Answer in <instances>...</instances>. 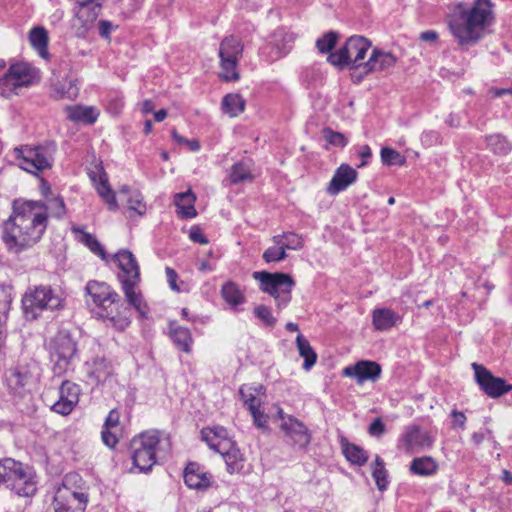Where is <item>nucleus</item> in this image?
Masks as SVG:
<instances>
[{
	"instance_id": "f704fd0d",
	"label": "nucleus",
	"mask_w": 512,
	"mask_h": 512,
	"mask_svg": "<svg viewBox=\"0 0 512 512\" xmlns=\"http://www.w3.org/2000/svg\"><path fill=\"white\" fill-rule=\"evenodd\" d=\"M438 470V464L431 456L414 458L410 463V472L418 476H431Z\"/></svg>"
},
{
	"instance_id": "9b49d317",
	"label": "nucleus",
	"mask_w": 512,
	"mask_h": 512,
	"mask_svg": "<svg viewBox=\"0 0 512 512\" xmlns=\"http://www.w3.org/2000/svg\"><path fill=\"white\" fill-rule=\"evenodd\" d=\"M243 48L241 40L234 35L227 36L221 41L218 54L221 67L219 76L222 80L226 82L239 80L240 74L237 67Z\"/></svg>"
},
{
	"instance_id": "7ed1b4c3",
	"label": "nucleus",
	"mask_w": 512,
	"mask_h": 512,
	"mask_svg": "<svg viewBox=\"0 0 512 512\" xmlns=\"http://www.w3.org/2000/svg\"><path fill=\"white\" fill-rule=\"evenodd\" d=\"M169 446V438L161 431L151 429L133 437L130 442L131 458L139 472H148L157 463V455Z\"/></svg>"
},
{
	"instance_id": "bb28decb",
	"label": "nucleus",
	"mask_w": 512,
	"mask_h": 512,
	"mask_svg": "<svg viewBox=\"0 0 512 512\" xmlns=\"http://www.w3.org/2000/svg\"><path fill=\"white\" fill-rule=\"evenodd\" d=\"M396 57L390 53L383 51L379 48H373L369 59L365 62V74L372 72L385 71L396 64Z\"/></svg>"
},
{
	"instance_id": "79ce46f5",
	"label": "nucleus",
	"mask_w": 512,
	"mask_h": 512,
	"mask_svg": "<svg viewBox=\"0 0 512 512\" xmlns=\"http://www.w3.org/2000/svg\"><path fill=\"white\" fill-rule=\"evenodd\" d=\"M29 40L31 45L42 58H46L48 56V35L47 31L43 27H34L29 33Z\"/></svg>"
},
{
	"instance_id": "39448f33",
	"label": "nucleus",
	"mask_w": 512,
	"mask_h": 512,
	"mask_svg": "<svg viewBox=\"0 0 512 512\" xmlns=\"http://www.w3.org/2000/svg\"><path fill=\"white\" fill-rule=\"evenodd\" d=\"M21 303L25 319L34 321L43 312L62 310L65 306V299L50 285H37L26 290Z\"/></svg>"
},
{
	"instance_id": "c9c22d12",
	"label": "nucleus",
	"mask_w": 512,
	"mask_h": 512,
	"mask_svg": "<svg viewBox=\"0 0 512 512\" xmlns=\"http://www.w3.org/2000/svg\"><path fill=\"white\" fill-rule=\"evenodd\" d=\"M341 446L346 459L352 464L362 466L367 462V452L360 446L349 443L346 439L341 440Z\"/></svg>"
},
{
	"instance_id": "680f3d73",
	"label": "nucleus",
	"mask_w": 512,
	"mask_h": 512,
	"mask_svg": "<svg viewBox=\"0 0 512 512\" xmlns=\"http://www.w3.org/2000/svg\"><path fill=\"white\" fill-rule=\"evenodd\" d=\"M254 424L259 428L266 427L268 416L260 411V407L256 408L255 410L250 411Z\"/></svg>"
},
{
	"instance_id": "4468645a",
	"label": "nucleus",
	"mask_w": 512,
	"mask_h": 512,
	"mask_svg": "<svg viewBox=\"0 0 512 512\" xmlns=\"http://www.w3.org/2000/svg\"><path fill=\"white\" fill-rule=\"evenodd\" d=\"M78 475L66 476L62 487L56 490L53 508L54 512H84L87 504V496L76 492L67 486V483Z\"/></svg>"
},
{
	"instance_id": "f3484780",
	"label": "nucleus",
	"mask_w": 512,
	"mask_h": 512,
	"mask_svg": "<svg viewBox=\"0 0 512 512\" xmlns=\"http://www.w3.org/2000/svg\"><path fill=\"white\" fill-rule=\"evenodd\" d=\"M472 368L477 384L490 398H498L512 390V385L507 384L503 378L493 376L483 365L472 363Z\"/></svg>"
},
{
	"instance_id": "a878e982",
	"label": "nucleus",
	"mask_w": 512,
	"mask_h": 512,
	"mask_svg": "<svg viewBox=\"0 0 512 512\" xmlns=\"http://www.w3.org/2000/svg\"><path fill=\"white\" fill-rule=\"evenodd\" d=\"M122 431L120 413L117 409H112L106 417L102 428L101 437L103 443L110 448H114L122 436Z\"/></svg>"
},
{
	"instance_id": "f8f14e48",
	"label": "nucleus",
	"mask_w": 512,
	"mask_h": 512,
	"mask_svg": "<svg viewBox=\"0 0 512 512\" xmlns=\"http://www.w3.org/2000/svg\"><path fill=\"white\" fill-rule=\"evenodd\" d=\"M55 151L54 143L37 147L15 148L16 157L20 160V167L33 174L51 167Z\"/></svg>"
},
{
	"instance_id": "f03ea898",
	"label": "nucleus",
	"mask_w": 512,
	"mask_h": 512,
	"mask_svg": "<svg viewBox=\"0 0 512 512\" xmlns=\"http://www.w3.org/2000/svg\"><path fill=\"white\" fill-rule=\"evenodd\" d=\"M494 8L491 0H473L454 7L449 28L459 45H474L489 33L496 21Z\"/></svg>"
},
{
	"instance_id": "c03bdc74",
	"label": "nucleus",
	"mask_w": 512,
	"mask_h": 512,
	"mask_svg": "<svg viewBox=\"0 0 512 512\" xmlns=\"http://www.w3.org/2000/svg\"><path fill=\"white\" fill-rule=\"evenodd\" d=\"M223 111L231 117H236L245 109V100L239 94H227L222 100Z\"/></svg>"
},
{
	"instance_id": "6ab92c4d",
	"label": "nucleus",
	"mask_w": 512,
	"mask_h": 512,
	"mask_svg": "<svg viewBox=\"0 0 512 512\" xmlns=\"http://www.w3.org/2000/svg\"><path fill=\"white\" fill-rule=\"evenodd\" d=\"M400 442L406 453L413 454L430 448L433 439L427 431L417 425H411L402 434Z\"/></svg>"
},
{
	"instance_id": "1a4fd4ad",
	"label": "nucleus",
	"mask_w": 512,
	"mask_h": 512,
	"mask_svg": "<svg viewBox=\"0 0 512 512\" xmlns=\"http://www.w3.org/2000/svg\"><path fill=\"white\" fill-rule=\"evenodd\" d=\"M370 47L371 42L367 38L354 35L349 37L345 45L338 51L330 53L327 60L331 65L339 69H343L346 66H349L351 69H364V59Z\"/></svg>"
},
{
	"instance_id": "6e6d98bb",
	"label": "nucleus",
	"mask_w": 512,
	"mask_h": 512,
	"mask_svg": "<svg viewBox=\"0 0 512 512\" xmlns=\"http://www.w3.org/2000/svg\"><path fill=\"white\" fill-rule=\"evenodd\" d=\"M372 476L376 486L380 491H384L388 486V473L385 467H373Z\"/></svg>"
},
{
	"instance_id": "c756f323",
	"label": "nucleus",
	"mask_w": 512,
	"mask_h": 512,
	"mask_svg": "<svg viewBox=\"0 0 512 512\" xmlns=\"http://www.w3.org/2000/svg\"><path fill=\"white\" fill-rule=\"evenodd\" d=\"M402 317L389 308H376L372 313L374 328L378 331H387L399 324Z\"/></svg>"
},
{
	"instance_id": "ddd939ff",
	"label": "nucleus",
	"mask_w": 512,
	"mask_h": 512,
	"mask_svg": "<svg viewBox=\"0 0 512 512\" xmlns=\"http://www.w3.org/2000/svg\"><path fill=\"white\" fill-rule=\"evenodd\" d=\"M36 367L30 365H18L6 370L4 379L10 393L18 397H24L30 393L37 382Z\"/></svg>"
},
{
	"instance_id": "338daca9",
	"label": "nucleus",
	"mask_w": 512,
	"mask_h": 512,
	"mask_svg": "<svg viewBox=\"0 0 512 512\" xmlns=\"http://www.w3.org/2000/svg\"><path fill=\"white\" fill-rule=\"evenodd\" d=\"M452 417L454 418L453 427L459 426L461 428H464L466 423V416L463 412L453 410L451 412Z\"/></svg>"
},
{
	"instance_id": "864d4df0",
	"label": "nucleus",
	"mask_w": 512,
	"mask_h": 512,
	"mask_svg": "<svg viewBox=\"0 0 512 512\" xmlns=\"http://www.w3.org/2000/svg\"><path fill=\"white\" fill-rule=\"evenodd\" d=\"M253 313L255 317H257L260 321H262L266 326L273 327L277 320L272 315V311L268 306L265 305H257Z\"/></svg>"
},
{
	"instance_id": "774afa93",
	"label": "nucleus",
	"mask_w": 512,
	"mask_h": 512,
	"mask_svg": "<svg viewBox=\"0 0 512 512\" xmlns=\"http://www.w3.org/2000/svg\"><path fill=\"white\" fill-rule=\"evenodd\" d=\"M438 38V34L435 31L429 30L421 33L420 39L426 42H434Z\"/></svg>"
},
{
	"instance_id": "e2e57ef3",
	"label": "nucleus",
	"mask_w": 512,
	"mask_h": 512,
	"mask_svg": "<svg viewBox=\"0 0 512 512\" xmlns=\"http://www.w3.org/2000/svg\"><path fill=\"white\" fill-rule=\"evenodd\" d=\"M189 238L196 243L207 244L208 239L203 235L202 231L198 227H193L190 230Z\"/></svg>"
},
{
	"instance_id": "69168bd1",
	"label": "nucleus",
	"mask_w": 512,
	"mask_h": 512,
	"mask_svg": "<svg viewBox=\"0 0 512 512\" xmlns=\"http://www.w3.org/2000/svg\"><path fill=\"white\" fill-rule=\"evenodd\" d=\"M165 272H166V276H167V280L170 285V288L172 290L179 291V288L176 284V280H177L178 276H177V273L175 272V270H173L170 267H166Z\"/></svg>"
},
{
	"instance_id": "37998d69",
	"label": "nucleus",
	"mask_w": 512,
	"mask_h": 512,
	"mask_svg": "<svg viewBox=\"0 0 512 512\" xmlns=\"http://www.w3.org/2000/svg\"><path fill=\"white\" fill-rule=\"evenodd\" d=\"M11 302V288L9 286L0 285V340L2 339L4 334Z\"/></svg>"
},
{
	"instance_id": "a19ab883",
	"label": "nucleus",
	"mask_w": 512,
	"mask_h": 512,
	"mask_svg": "<svg viewBox=\"0 0 512 512\" xmlns=\"http://www.w3.org/2000/svg\"><path fill=\"white\" fill-rule=\"evenodd\" d=\"M230 182L238 184L247 180H252L253 175L251 172V160L245 159L235 163L229 174Z\"/></svg>"
},
{
	"instance_id": "bf43d9fd",
	"label": "nucleus",
	"mask_w": 512,
	"mask_h": 512,
	"mask_svg": "<svg viewBox=\"0 0 512 512\" xmlns=\"http://www.w3.org/2000/svg\"><path fill=\"white\" fill-rule=\"evenodd\" d=\"M357 155L362 159V162L357 167H364L368 164L369 159L372 157V151L368 145H361L355 147Z\"/></svg>"
},
{
	"instance_id": "0e129e2a",
	"label": "nucleus",
	"mask_w": 512,
	"mask_h": 512,
	"mask_svg": "<svg viewBox=\"0 0 512 512\" xmlns=\"http://www.w3.org/2000/svg\"><path fill=\"white\" fill-rule=\"evenodd\" d=\"M112 29V23L107 20H101L98 24L99 35L103 38H109Z\"/></svg>"
},
{
	"instance_id": "a211bd4d",
	"label": "nucleus",
	"mask_w": 512,
	"mask_h": 512,
	"mask_svg": "<svg viewBox=\"0 0 512 512\" xmlns=\"http://www.w3.org/2000/svg\"><path fill=\"white\" fill-rule=\"evenodd\" d=\"M78 8L76 10V35L85 37L89 28L98 18L101 11V4L97 0H77Z\"/></svg>"
},
{
	"instance_id": "0eeeda50",
	"label": "nucleus",
	"mask_w": 512,
	"mask_h": 512,
	"mask_svg": "<svg viewBox=\"0 0 512 512\" xmlns=\"http://www.w3.org/2000/svg\"><path fill=\"white\" fill-rule=\"evenodd\" d=\"M40 80V71L35 66L25 61L13 62L0 77V96L10 99L21 89L36 85Z\"/></svg>"
},
{
	"instance_id": "4c0bfd02",
	"label": "nucleus",
	"mask_w": 512,
	"mask_h": 512,
	"mask_svg": "<svg viewBox=\"0 0 512 512\" xmlns=\"http://www.w3.org/2000/svg\"><path fill=\"white\" fill-rule=\"evenodd\" d=\"M170 335L174 344L182 351L189 353L191 351L192 336L188 328L181 326H170Z\"/></svg>"
},
{
	"instance_id": "7c9ffc66",
	"label": "nucleus",
	"mask_w": 512,
	"mask_h": 512,
	"mask_svg": "<svg viewBox=\"0 0 512 512\" xmlns=\"http://www.w3.org/2000/svg\"><path fill=\"white\" fill-rule=\"evenodd\" d=\"M196 196L188 190L186 192L177 193L174 196V204L177 207V213L180 217L188 219L197 215L194 203Z\"/></svg>"
},
{
	"instance_id": "3c124183",
	"label": "nucleus",
	"mask_w": 512,
	"mask_h": 512,
	"mask_svg": "<svg viewBox=\"0 0 512 512\" xmlns=\"http://www.w3.org/2000/svg\"><path fill=\"white\" fill-rule=\"evenodd\" d=\"M338 34L334 31L325 33L316 41V48L320 53H329L336 45Z\"/></svg>"
},
{
	"instance_id": "473e14b6",
	"label": "nucleus",
	"mask_w": 512,
	"mask_h": 512,
	"mask_svg": "<svg viewBox=\"0 0 512 512\" xmlns=\"http://www.w3.org/2000/svg\"><path fill=\"white\" fill-rule=\"evenodd\" d=\"M487 148L495 155L506 156L512 151V142L500 133L485 136Z\"/></svg>"
},
{
	"instance_id": "09e8293b",
	"label": "nucleus",
	"mask_w": 512,
	"mask_h": 512,
	"mask_svg": "<svg viewBox=\"0 0 512 512\" xmlns=\"http://www.w3.org/2000/svg\"><path fill=\"white\" fill-rule=\"evenodd\" d=\"M275 45L279 50L280 54H287L291 47L292 43L295 40V35L292 32H287L284 30H278L275 35Z\"/></svg>"
},
{
	"instance_id": "58836bf2",
	"label": "nucleus",
	"mask_w": 512,
	"mask_h": 512,
	"mask_svg": "<svg viewBox=\"0 0 512 512\" xmlns=\"http://www.w3.org/2000/svg\"><path fill=\"white\" fill-rule=\"evenodd\" d=\"M221 295L226 303L233 309H236L238 305L243 304L245 301L243 292L240 290L239 286L232 281H228L222 286Z\"/></svg>"
},
{
	"instance_id": "052dcab7",
	"label": "nucleus",
	"mask_w": 512,
	"mask_h": 512,
	"mask_svg": "<svg viewBox=\"0 0 512 512\" xmlns=\"http://www.w3.org/2000/svg\"><path fill=\"white\" fill-rule=\"evenodd\" d=\"M368 432H369L370 435L375 436V437H380V436H382L384 434V432H385V425L381 421L380 418H376L369 425Z\"/></svg>"
},
{
	"instance_id": "423d86ee",
	"label": "nucleus",
	"mask_w": 512,
	"mask_h": 512,
	"mask_svg": "<svg viewBox=\"0 0 512 512\" xmlns=\"http://www.w3.org/2000/svg\"><path fill=\"white\" fill-rule=\"evenodd\" d=\"M35 474L29 466L12 458L0 459V486H4L18 496L30 497L37 487Z\"/></svg>"
},
{
	"instance_id": "b1692460",
	"label": "nucleus",
	"mask_w": 512,
	"mask_h": 512,
	"mask_svg": "<svg viewBox=\"0 0 512 512\" xmlns=\"http://www.w3.org/2000/svg\"><path fill=\"white\" fill-rule=\"evenodd\" d=\"M90 178L95 185L97 193L108 205L109 210L116 211L118 209V203L115 193L110 187L108 175L103 167H97L96 171H92Z\"/></svg>"
},
{
	"instance_id": "cd10ccee",
	"label": "nucleus",
	"mask_w": 512,
	"mask_h": 512,
	"mask_svg": "<svg viewBox=\"0 0 512 512\" xmlns=\"http://www.w3.org/2000/svg\"><path fill=\"white\" fill-rule=\"evenodd\" d=\"M201 435L210 449L216 452L226 451V448L233 442L228 437L227 430L221 426L204 428L201 431Z\"/></svg>"
},
{
	"instance_id": "13d9d810",
	"label": "nucleus",
	"mask_w": 512,
	"mask_h": 512,
	"mask_svg": "<svg viewBox=\"0 0 512 512\" xmlns=\"http://www.w3.org/2000/svg\"><path fill=\"white\" fill-rule=\"evenodd\" d=\"M171 135L174 141H176L180 145H186L190 151H198L200 149L199 141L196 139H186L181 136L175 129L171 131Z\"/></svg>"
},
{
	"instance_id": "20e7f679",
	"label": "nucleus",
	"mask_w": 512,
	"mask_h": 512,
	"mask_svg": "<svg viewBox=\"0 0 512 512\" xmlns=\"http://www.w3.org/2000/svg\"><path fill=\"white\" fill-rule=\"evenodd\" d=\"M113 258L120 269L118 278L122 284V290L127 301H129L130 304L134 306V309L144 317L147 314L148 309L141 293L137 291V287L140 282V268L135 256L129 250H120Z\"/></svg>"
},
{
	"instance_id": "2f4dec72",
	"label": "nucleus",
	"mask_w": 512,
	"mask_h": 512,
	"mask_svg": "<svg viewBox=\"0 0 512 512\" xmlns=\"http://www.w3.org/2000/svg\"><path fill=\"white\" fill-rule=\"evenodd\" d=\"M78 93L76 80L65 79L64 81L56 80L52 82L51 97L56 100H73L78 96Z\"/></svg>"
},
{
	"instance_id": "4d7b16f0",
	"label": "nucleus",
	"mask_w": 512,
	"mask_h": 512,
	"mask_svg": "<svg viewBox=\"0 0 512 512\" xmlns=\"http://www.w3.org/2000/svg\"><path fill=\"white\" fill-rule=\"evenodd\" d=\"M283 240L285 239V242L283 241V245L288 250H299L303 247V242L300 236L294 233H284Z\"/></svg>"
},
{
	"instance_id": "4be33fe9",
	"label": "nucleus",
	"mask_w": 512,
	"mask_h": 512,
	"mask_svg": "<svg viewBox=\"0 0 512 512\" xmlns=\"http://www.w3.org/2000/svg\"><path fill=\"white\" fill-rule=\"evenodd\" d=\"M381 374V366L373 361L361 360L354 365H349L343 369V375L355 378L357 383L362 384L365 381H376Z\"/></svg>"
},
{
	"instance_id": "f257e3e1",
	"label": "nucleus",
	"mask_w": 512,
	"mask_h": 512,
	"mask_svg": "<svg viewBox=\"0 0 512 512\" xmlns=\"http://www.w3.org/2000/svg\"><path fill=\"white\" fill-rule=\"evenodd\" d=\"M47 225L48 209L43 202L18 198L2 223V240L9 251L21 253L41 240Z\"/></svg>"
},
{
	"instance_id": "e433bc0d",
	"label": "nucleus",
	"mask_w": 512,
	"mask_h": 512,
	"mask_svg": "<svg viewBox=\"0 0 512 512\" xmlns=\"http://www.w3.org/2000/svg\"><path fill=\"white\" fill-rule=\"evenodd\" d=\"M296 345L299 355L304 358L303 368L307 371L310 370L317 361V354L311 347L309 341L302 334H298Z\"/></svg>"
},
{
	"instance_id": "a18cd8bd",
	"label": "nucleus",
	"mask_w": 512,
	"mask_h": 512,
	"mask_svg": "<svg viewBox=\"0 0 512 512\" xmlns=\"http://www.w3.org/2000/svg\"><path fill=\"white\" fill-rule=\"evenodd\" d=\"M73 232L79 233V241L87 246L91 252L102 260H107V254L101 243L90 233L84 232L81 228H74Z\"/></svg>"
},
{
	"instance_id": "aec40b11",
	"label": "nucleus",
	"mask_w": 512,
	"mask_h": 512,
	"mask_svg": "<svg viewBox=\"0 0 512 512\" xmlns=\"http://www.w3.org/2000/svg\"><path fill=\"white\" fill-rule=\"evenodd\" d=\"M86 365L88 378L96 385H107L115 380V366L111 360L97 356Z\"/></svg>"
},
{
	"instance_id": "603ef678",
	"label": "nucleus",
	"mask_w": 512,
	"mask_h": 512,
	"mask_svg": "<svg viewBox=\"0 0 512 512\" xmlns=\"http://www.w3.org/2000/svg\"><path fill=\"white\" fill-rule=\"evenodd\" d=\"M130 211L142 216L146 212V204L143 202V196L139 191H132L127 200Z\"/></svg>"
},
{
	"instance_id": "8fccbe9b",
	"label": "nucleus",
	"mask_w": 512,
	"mask_h": 512,
	"mask_svg": "<svg viewBox=\"0 0 512 512\" xmlns=\"http://www.w3.org/2000/svg\"><path fill=\"white\" fill-rule=\"evenodd\" d=\"M380 156L382 163L387 166H403L406 162V159L403 155H401L398 151L388 147L381 149Z\"/></svg>"
},
{
	"instance_id": "9d476101",
	"label": "nucleus",
	"mask_w": 512,
	"mask_h": 512,
	"mask_svg": "<svg viewBox=\"0 0 512 512\" xmlns=\"http://www.w3.org/2000/svg\"><path fill=\"white\" fill-rule=\"evenodd\" d=\"M253 278L260 283V289L264 293L274 297L277 307L282 309L287 306L291 300V291L295 281L289 274L266 271H256Z\"/></svg>"
},
{
	"instance_id": "c85d7f7f",
	"label": "nucleus",
	"mask_w": 512,
	"mask_h": 512,
	"mask_svg": "<svg viewBox=\"0 0 512 512\" xmlns=\"http://www.w3.org/2000/svg\"><path fill=\"white\" fill-rule=\"evenodd\" d=\"M184 481L188 487L201 490L210 486L211 475L206 473L197 463H189L185 469Z\"/></svg>"
},
{
	"instance_id": "72a5a7b5",
	"label": "nucleus",
	"mask_w": 512,
	"mask_h": 512,
	"mask_svg": "<svg viewBox=\"0 0 512 512\" xmlns=\"http://www.w3.org/2000/svg\"><path fill=\"white\" fill-rule=\"evenodd\" d=\"M227 466L229 473L239 472L243 468V454L234 442L230 443L226 451H218Z\"/></svg>"
},
{
	"instance_id": "412c9836",
	"label": "nucleus",
	"mask_w": 512,
	"mask_h": 512,
	"mask_svg": "<svg viewBox=\"0 0 512 512\" xmlns=\"http://www.w3.org/2000/svg\"><path fill=\"white\" fill-rule=\"evenodd\" d=\"M80 387L70 381H64L59 388V399L52 406L51 410L57 414L69 415L79 402Z\"/></svg>"
},
{
	"instance_id": "5701e85b",
	"label": "nucleus",
	"mask_w": 512,
	"mask_h": 512,
	"mask_svg": "<svg viewBox=\"0 0 512 512\" xmlns=\"http://www.w3.org/2000/svg\"><path fill=\"white\" fill-rule=\"evenodd\" d=\"M85 291L95 305L94 310H100L102 305H106L107 303H114L119 295L108 284L96 280L89 281L86 284Z\"/></svg>"
},
{
	"instance_id": "ea45409f",
	"label": "nucleus",
	"mask_w": 512,
	"mask_h": 512,
	"mask_svg": "<svg viewBox=\"0 0 512 512\" xmlns=\"http://www.w3.org/2000/svg\"><path fill=\"white\" fill-rule=\"evenodd\" d=\"M67 113L70 120L87 124H93L98 117V112L93 107L71 106L67 107Z\"/></svg>"
},
{
	"instance_id": "393cba45",
	"label": "nucleus",
	"mask_w": 512,
	"mask_h": 512,
	"mask_svg": "<svg viewBox=\"0 0 512 512\" xmlns=\"http://www.w3.org/2000/svg\"><path fill=\"white\" fill-rule=\"evenodd\" d=\"M357 176L358 173L354 168L348 164H341L332 177L327 192L330 195H337L352 185L357 180Z\"/></svg>"
},
{
	"instance_id": "de8ad7c7",
	"label": "nucleus",
	"mask_w": 512,
	"mask_h": 512,
	"mask_svg": "<svg viewBox=\"0 0 512 512\" xmlns=\"http://www.w3.org/2000/svg\"><path fill=\"white\" fill-rule=\"evenodd\" d=\"M263 387H248L243 385L240 390L239 394L241 399L244 402V405L248 408L249 411L255 410L256 408L260 407L261 401L256 397V394L258 391L262 390Z\"/></svg>"
},
{
	"instance_id": "49530a36",
	"label": "nucleus",
	"mask_w": 512,
	"mask_h": 512,
	"mask_svg": "<svg viewBox=\"0 0 512 512\" xmlns=\"http://www.w3.org/2000/svg\"><path fill=\"white\" fill-rule=\"evenodd\" d=\"M275 246L269 247L263 253V259L267 262H277L287 257L286 248L283 245V236L276 235L273 237Z\"/></svg>"
},
{
	"instance_id": "5fc2aeb1",
	"label": "nucleus",
	"mask_w": 512,
	"mask_h": 512,
	"mask_svg": "<svg viewBox=\"0 0 512 512\" xmlns=\"http://www.w3.org/2000/svg\"><path fill=\"white\" fill-rule=\"evenodd\" d=\"M323 137L330 144L336 147H345L348 143L347 138L340 132H335L330 128L323 129Z\"/></svg>"
},
{
	"instance_id": "6e6552de",
	"label": "nucleus",
	"mask_w": 512,
	"mask_h": 512,
	"mask_svg": "<svg viewBox=\"0 0 512 512\" xmlns=\"http://www.w3.org/2000/svg\"><path fill=\"white\" fill-rule=\"evenodd\" d=\"M78 356L77 340L69 331H59L50 341V358L56 375L74 370Z\"/></svg>"
},
{
	"instance_id": "2eb2a0df",
	"label": "nucleus",
	"mask_w": 512,
	"mask_h": 512,
	"mask_svg": "<svg viewBox=\"0 0 512 512\" xmlns=\"http://www.w3.org/2000/svg\"><path fill=\"white\" fill-rule=\"evenodd\" d=\"M94 314L107 325L122 331L130 325L131 304L129 301L125 304L118 295L114 303L102 305L100 310H94Z\"/></svg>"
},
{
	"instance_id": "dca6fc26",
	"label": "nucleus",
	"mask_w": 512,
	"mask_h": 512,
	"mask_svg": "<svg viewBox=\"0 0 512 512\" xmlns=\"http://www.w3.org/2000/svg\"><path fill=\"white\" fill-rule=\"evenodd\" d=\"M281 419L280 429L284 433L285 442L295 450H306L312 439L308 427L291 415H281Z\"/></svg>"
}]
</instances>
